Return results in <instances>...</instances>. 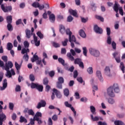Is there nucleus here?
Returning <instances> with one entry per match:
<instances>
[{
	"label": "nucleus",
	"instance_id": "nucleus-1",
	"mask_svg": "<svg viewBox=\"0 0 125 125\" xmlns=\"http://www.w3.org/2000/svg\"><path fill=\"white\" fill-rule=\"evenodd\" d=\"M60 32L62 34V35H63V34H65V32L66 34L69 35V42L71 43V46L72 48L75 47L74 42L77 44H79V42L76 41V38L75 37V36H72V33L71 31H70V29L67 28L66 30H65V27H64L63 25L61 24L60 25Z\"/></svg>",
	"mask_w": 125,
	"mask_h": 125
},
{
	"label": "nucleus",
	"instance_id": "nucleus-2",
	"mask_svg": "<svg viewBox=\"0 0 125 125\" xmlns=\"http://www.w3.org/2000/svg\"><path fill=\"white\" fill-rule=\"evenodd\" d=\"M119 92H120V87L117 83L109 86L107 89V94L110 97H115V93H119Z\"/></svg>",
	"mask_w": 125,
	"mask_h": 125
},
{
	"label": "nucleus",
	"instance_id": "nucleus-3",
	"mask_svg": "<svg viewBox=\"0 0 125 125\" xmlns=\"http://www.w3.org/2000/svg\"><path fill=\"white\" fill-rule=\"evenodd\" d=\"M13 67V63L11 61H8L6 62L5 64L4 70L6 71L7 73L6 76L8 78H11L12 76L15 75V72L13 69H11ZM11 69L9 70V69Z\"/></svg>",
	"mask_w": 125,
	"mask_h": 125
},
{
	"label": "nucleus",
	"instance_id": "nucleus-4",
	"mask_svg": "<svg viewBox=\"0 0 125 125\" xmlns=\"http://www.w3.org/2000/svg\"><path fill=\"white\" fill-rule=\"evenodd\" d=\"M3 0H0V5H1V8L3 12H8V11H11L12 10V7L6 6V4H2Z\"/></svg>",
	"mask_w": 125,
	"mask_h": 125
},
{
	"label": "nucleus",
	"instance_id": "nucleus-5",
	"mask_svg": "<svg viewBox=\"0 0 125 125\" xmlns=\"http://www.w3.org/2000/svg\"><path fill=\"white\" fill-rule=\"evenodd\" d=\"M89 52L91 55L94 56V57H99L100 56V52L99 50L94 48H90L89 49Z\"/></svg>",
	"mask_w": 125,
	"mask_h": 125
},
{
	"label": "nucleus",
	"instance_id": "nucleus-6",
	"mask_svg": "<svg viewBox=\"0 0 125 125\" xmlns=\"http://www.w3.org/2000/svg\"><path fill=\"white\" fill-rule=\"evenodd\" d=\"M31 88H36L39 91L42 92L43 89V87L38 83H32L30 85Z\"/></svg>",
	"mask_w": 125,
	"mask_h": 125
},
{
	"label": "nucleus",
	"instance_id": "nucleus-7",
	"mask_svg": "<svg viewBox=\"0 0 125 125\" xmlns=\"http://www.w3.org/2000/svg\"><path fill=\"white\" fill-rule=\"evenodd\" d=\"M104 75L106 78H111L112 74H111V69L108 66H105L104 68Z\"/></svg>",
	"mask_w": 125,
	"mask_h": 125
},
{
	"label": "nucleus",
	"instance_id": "nucleus-8",
	"mask_svg": "<svg viewBox=\"0 0 125 125\" xmlns=\"http://www.w3.org/2000/svg\"><path fill=\"white\" fill-rule=\"evenodd\" d=\"M33 39L34 40L31 41V43L33 44V43H35L36 46H39L41 42L40 41H38V37L36 36V35H33Z\"/></svg>",
	"mask_w": 125,
	"mask_h": 125
},
{
	"label": "nucleus",
	"instance_id": "nucleus-9",
	"mask_svg": "<svg viewBox=\"0 0 125 125\" xmlns=\"http://www.w3.org/2000/svg\"><path fill=\"white\" fill-rule=\"evenodd\" d=\"M74 63L75 64H78L81 68L83 69V62H82V60H81L80 59H75L74 60Z\"/></svg>",
	"mask_w": 125,
	"mask_h": 125
},
{
	"label": "nucleus",
	"instance_id": "nucleus-10",
	"mask_svg": "<svg viewBox=\"0 0 125 125\" xmlns=\"http://www.w3.org/2000/svg\"><path fill=\"white\" fill-rule=\"evenodd\" d=\"M94 31L95 33H97V34H102V33H103V30L102 28L98 27L97 25H94Z\"/></svg>",
	"mask_w": 125,
	"mask_h": 125
},
{
	"label": "nucleus",
	"instance_id": "nucleus-11",
	"mask_svg": "<svg viewBox=\"0 0 125 125\" xmlns=\"http://www.w3.org/2000/svg\"><path fill=\"white\" fill-rule=\"evenodd\" d=\"M96 76L99 80L100 82H101V83H103L104 79H103V77H102V73H101V71L99 70H97L96 71Z\"/></svg>",
	"mask_w": 125,
	"mask_h": 125
},
{
	"label": "nucleus",
	"instance_id": "nucleus-12",
	"mask_svg": "<svg viewBox=\"0 0 125 125\" xmlns=\"http://www.w3.org/2000/svg\"><path fill=\"white\" fill-rule=\"evenodd\" d=\"M23 112L25 114L28 113V115H30L31 116L35 115V112H34V111H33V109H29L28 108H25Z\"/></svg>",
	"mask_w": 125,
	"mask_h": 125
},
{
	"label": "nucleus",
	"instance_id": "nucleus-13",
	"mask_svg": "<svg viewBox=\"0 0 125 125\" xmlns=\"http://www.w3.org/2000/svg\"><path fill=\"white\" fill-rule=\"evenodd\" d=\"M47 13L49 16V19H50V22H52V23L54 22V21H55V16L54 15V14H51V12L48 11L47 12ZM51 14V15H50Z\"/></svg>",
	"mask_w": 125,
	"mask_h": 125
},
{
	"label": "nucleus",
	"instance_id": "nucleus-14",
	"mask_svg": "<svg viewBox=\"0 0 125 125\" xmlns=\"http://www.w3.org/2000/svg\"><path fill=\"white\" fill-rule=\"evenodd\" d=\"M45 105H46V103L44 101H41L40 103H38L37 108V109H41L42 107H45Z\"/></svg>",
	"mask_w": 125,
	"mask_h": 125
},
{
	"label": "nucleus",
	"instance_id": "nucleus-15",
	"mask_svg": "<svg viewBox=\"0 0 125 125\" xmlns=\"http://www.w3.org/2000/svg\"><path fill=\"white\" fill-rule=\"evenodd\" d=\"M114 58H115L116 61L117 63H120L121 62V59H120V53L118 52H115L113 54Z\"/></svg>",
	"mask_w": 125,
	"mask_h": 125
},
{
	"label": "nucleus",
	"instance_id": "nucleus-16",
	"mask_svg": "<svg viewBox=\"0 0 125 125\" xmlns=\"http://www.w3.org/2000/svg\"><path fill=\"white\" fill-rule=\"evenodd\" d=\"M6 120V116L3 113L0 114V125H2L4 121Z\"/></svg>",
	"mask_w": 125,
	"mask_h": 125
},
{
	"label": "nucleus",
	"instance_id": "nucleus-17",
	"mask_svg": "<svg viewBox=\"0 0 125 125\" xmlns=\"http://www.w3.org/2000/svg\"><path fill=\"white\" fill-rule=\"evenodd\" d=\"M7 87V80L4 79L2 83V86L0 87V90H4Z\"/></svg>",
	"mask_w": 125,
	"mask_h": 125
},
{
	"label": "nucleus",
	"instance_id": "nucleus-18",
	"mask_svg": "<svg viewBox=\"0 0 125 125\" xmlns=\"http://www.w3.org/2000/svg\"><path fill=\"white\" fill-rule=\"evenodd\" d=\"M79 34L80 37H82V38H83V39L86 38V34H85V32H84V31H83V30L81 29L79 30Z\"/></svg>",
	"mask_w": 125,
	"mask_h": 125
},
{
	"label": "nucleus",
	"instance_id": "nucleus-19",
	"mask_svg": "<svg viewBox=\"0 0 125 125\" xmlns=\"http://www.w3.org/2000/svg\"><path fill=\"white\" fill-rule=\"evenodd\" d=\"M53 92H54V93H55L56 96L58 98H61L62 97L61 93H60V92L58 91L57 89L54 88Z\"/></svg>",
	"mask_w": 125,
	"mask_h": 125
},
{
	"label": "nucleus",
	"instance_id": "nucleus-20",
	"mask_svg": "<svg viewBox=\"0 0 125 125\" xmlns=\"http://www.w3.org/2000/svg\"><path fill=\"white\" fill-rule=\"evenodd\" d=\"M69 12L71 14V15H73V16H75V17H78V13H77V11L72 10L71 9L69 10Z\"/></svg>",
	"mask_w": 125,
	"mask_h": 125
},
{
	"label": "nucleus",
	"instance_id": "nucleus-21",
	"mask_svg": "<svg viewBox=\"0 0 125 125\" xmlns=\"http://www.w3.org/2000/svg\"><path fill=\"white\" fill-rule=\"evenodd\" d=\"M25 33L26 38H27V39H30V38H31V36H32V33H31V30H29V29H26L25 30Z\"/></svg>",
	"mask_w": 125,
	"mask_h": 125
},
{
	"label": "nucleus",
	"instance_id": "nucleus-22",
	"mask_svg": "<svg viewBox=\"0 0 125 125\" xmlns=\"http://www.w3.org/2000/svg\"><path fill=\"white\" fill-rule=\"evenodd\" d=\"M90 110L92 114H93V115H96V109H95V107L93 105L90 106Z\"/></svg>",
	"mask_w": 125,
	"mask_h": 125
},
{
	"label": "nucleus",
	"instance_id": "nucleus-23",
	"mask_svg": "<svg viewBox=\"0 0 125 125\" xmlns=\"http://www.w3.org/2000/svg\"><path fill=\"white\" fill-rule=\"evenodd\" d=\"M28 52H30V49L29 48H23L21 50V54H28Z\"/></svg>",
	"mask_w": 125,
	"mask_h": 125
},
{
	"label": "nucleus",
	"instance_id": "nucleus-24",
	"mask_svg": "<svg viewBox=\"0 0 125 125\" xmlns=\"http://www.w3.org/2000/svg\"><path fill=\"white\" fill-rule=\"evenodd\" d=\"M120 8H119V4H118V3L115 2L114 6L113 7V9L114 10V11H115V12H116V13H118V12H119V9Z\"/></svg>",
	"mask_w": 125,
	"mask_h": 125
},
{
	"label": "nucleus",
	"instance_id": "nucleus-25",
	"mask_svg": "<svg viewBox=\"0 0 125 125\" xmlns=\"http://www.w3.org/2000/svg\"><path fill=\"white\" fill-rule=\"evenodd\" d=\"M115 125H125V123L121 120H116L114 121Z\"/></svg>",
	"mask_w": 125,
	"mask_h": 125
},
{
	"label": "nucleus",
	"instance_id": "nucleus-26",
	"mask_svg": "<svg viewBox=\"0 0 125 125\" xmlns=\"http://www.w3.org/2000/svg\"><path fill=\"white\" fill-rule=\"evenodd\" d=\"M42 113L40 112H38L36 113V114H35V115L34 117V120H39V117H42Z\"/></svg>",
	"mask_w": 125,
	"mask_h": 125
},
{
	"label": "nucleus",
	"instance_id": "nucleus-27",
	"mask_svg": "<svg viewBox=\"0 0 125 125\" xmlns=\"http://www.w3.org/2000/svg\"><path fill=\"white\" fill-rule=\"evenodd\" d=\"M7 23L11 24L12 23V16H8L6 17Z\"/></svg>",
	"mask_w": 125,
	"mask_h": 125
},
{
	"label": "nucleus",
	"instance_id": "nucleus-28",
	"mask_svg": "<svg viewBox=\"0 0 125 125\" xmlns=\"http://www.w3.org/2000/svg\"><path fill=\"white\" fill-rule=\"evenodd\" d=\"M91 119L93 122H97V121H99V117L98 116L93 117V115H90Z\"/></svg>",
	"mask_w": 125,
	"mask_h": 125
},
{
	"label": "nucleus",
	"instance_id": "nucleus-29",
	"mask_svg": "<svg viewBox=\"0 0 125 125\" xmlns=\"http://www.w3.org/2000/svg\"><path fill=\"white\" fill-rule=\"evenodd\" d=\"M21 64H19L18 62H15V66L16 70H20L21 69Z\"/></svg>",
	"mask_w": 125,
	"mask_h": 125
},
{
	"label": "nucleus",
	"instance_id": "nucleus-30",
	"mask_svg": "<svg viewBox=\"0 0 125 125\" xmlns=\"http://www.w3.org/2000/svg\"><path fill=\"white\" fill-rule=\"evenodd\" d=\"M13 48V45H12V43L8 42L7 44V49H8V50H11V49H12Z\"/></svg>",
	"mask_w": 125,
	"mask_h": 125
},
{
	"label": "nucleus",
	"instance_id": "nucleus-31",
	"mask_svg": "<svg viewBox=\"0 0 125 125\" xmlns=\"http://www.w3.org/2000/svg\"><path fill=\"white\" fill-rule=\"evenodd\" d=\"M67 56L71 61H74L75 60V58H74V57L72 56L71 53H68L67 54Z\"/></svg>",
	"mask_w": 125,
	"mask_h": 125
},
{
	"label": "nucleus",
	"instance_id": "nucleus-32",
	"mask_svg": "<svg viewBox=\"0 0 125 125\" xmlns=\"http://www.w3.org/2000/svg\"><path fill=\"white\" fill-rule=\"evenodd\" d=\"M39 60V57L37 55H34L33 58H31V62H34L35 61Z\"/></svg>",
	"mask_w": 125,
	"mask_h": 125
},
{
	"label": "nucleus",
	"instance_id": "nucleus-33",
	"mask_svg": "<svg viewBox=\"0 0 125 125\" xmlns=\"http://www.w3.org/2000/svg\"><path fill=\"white\" fill-rule=\"evenodd\" d=\"M63 93L65 96H69V93H70L69 89L65 88L64 90H63Z\"/></svg>",
	"mask_w": 125,
	"mask_h": 125
},
{
	"label": "nucleus",
	"instance_id": "nucleus-34",
	"mask_svg": "<svg viewBox=\"0 0 125 125\" xmlns=\"http://www.w3.org/2000/svg\"><path fill=\"white\" fill-rule=\"evenodd\" d=\"M20 122L21 123H27V119H26L25 117H23V116H21L20 117Z\"/></svg>",
	"mask_w": 125,
	"mask_h": 125
},
{
	"label": "nucleus",
	"instance_id": "nucleus-35",
	"mask_svg": "<svg viewBox=\"0 0 125 125\" xmlns=\"http://www.w3.org/2000/svg\"><path fill=\"white\" fill-rule=\"evenodd\" d=\"M7 28L8 31H12L13 30V27H12V25H11V23H8Z\"/></svg>",
	"mask_w": 125,
	"mask_h": 125
},
{
	"label": "nucleus",
	"instance_id": "nucleus-36",
	"mask_svg": "<svg viewBox=\"0 0 125 125\" xmlns=\"http://www.w3.org/2000/svg\"><path fill=\"white\" fill-rule=\"evenodd\" d=\"M83 55H84V56H86L87 54V49H86V47H83Z\"/></svg>",
	"mask_w": 125,
	"mask_h": 125
},
{
	"label": "nucleus",
	"instance_id": "nucleus-37",
	"mask_svg": "<svg viewBox=\"0 0 125 125\" xmlns=\"http://www.w3.org/2000/svg\"><path fill=\"white\" fill-rule=\"evenodd\" d=\"M37 35L40 37V39H43V34H42L41 31H38L37 33Z\"/></svg>",
	"mask_w": 125,
	"mask_h": 125
},
{
	"label": "nucleus",
	"instance_id": "nucleus-38",
	"mask_svg": "<svg viewBox=\"0 0 125 125\" xmlns=\"http://www.w3.org/2000/svg\"><path fill=\"white\" fill-rule=\"evenodd\" d=\"M23 45L25 48H28L30 45L29 42L28 41H24L23 42Z\"/></svg>",
	"mask_w": 125,
	"mask_h": 125
},
{
	"label": "nucleus",
	"instance_id": "nucleus-39",
	"mask_svg": "<svg viewBox=\"0 0 125 125\" xmlns=\"http://www.w3.org/2000/svg\"><path fill=\"white\" fill-rule=\"evenodd\" d=\"M120 67L122 70L123 73H125V65L123 62H121Z\"/></svg>",
	"mask_w": 125,
	"mask_h": 125
},
{
	"label": "nucleus",
	"instance_id": "nucleus-40",
	"mask_svg": "<svg viewBox=\"0 0 125 125\" xmlns=\"http://www.w3.org/2000/svg\"><path fill=\"white\" fill-rule=\"evenodd\" d=\"M68 42H69V40H68V39H65L64 41H62V43L63 46H66V45H67V43Z\"/></svg>",
	"mask_w": 125,
	"mask_h": 125
},
{
	"label": "nucleus",
	"instance_id": "nucleus-41",
	"mask_svg": "<svg viewBox=\"0 0 125 125\" xmlns=\"http://www.w3.org/2000/svg\"><path fill=\"white\" fill-rule=\"evenodd\" d=\"M60 83H64V79L62 77H60L58 78V82Z\"/></svg>",
	"mask_w": 125,
	"mask_h": 125
},
{
	"label": "nucleus",
	"instance_id": "nucleus-42",
	"mask_svg": "<svg viewBox=\"0 0 125 125\" xmlns=\"http://www.w3.org/2000/svg\"><path fill=\"white\" fill-rule=\"evenodd\" d=\"M108 102L109 104H113L115 103V100L113 98H109L108 100Z\"/></svg>",
	"mask_w": 125,
	"mask_h": 125
},
{
	"label": "nucleus",
	"instance_id": "nucleus-43",
	"mask_svg": "<svg viewBox=\"0 0 125 125\" xmlns=\"http://www.w3.org/2000/svg\"><path fill=\"white\" fill-rule=\"evenodd\" d=\"M23 59L25 60V61H28L29 60V55H28V54H25L24 55Z\"/></svg>",
	"mask_w": 125,
	"mask_h": 125
},
{
	"label": "nucleus",
	"instance_id": "nucleus-44",
	"mask_svg": "<svg viewBox=\"0 0 125 125\" xmlns=\"http://www.w3.org/2000/svg\"><path fill=\"white\" fill-rule=\"evenodd\" d=\"M32 6H33V7H35V8H37L38 7H39V5H40V3L38 2H34L32 4Z\"/></svg>",
	"mask_w": 125,
	"mask_h": 125
},
{
	"label": "nucleus",
	"instance_id": "nucleus-45",
	"mask_svg": "<svg viewBox=\"0 0 125 125\" xmlns=\"http://www.w3.org/2000/svg\"><path fill=\"white\" fill-rule=\"evenodd\" d=\"M107 43H108V44H111V43H112V38H111L110 36L107 37Z\"/></svg>",
	"mask_w": 125,
	"mask_h": 125
},
{
	"label": "nucleus",
	"instance_id": "nucleus-46",
	"mask_svg": "<svg viewBox=\"0 0 125 125\" xmlns=\"http://www.w3.org/2000/svg\"><path fill=\"white\" fill-rule=\"evenodd\" d=\"M88 74H91L93 73V69L92 67H89L87 70Z\"/></svg>",
	"mask_w": 125,
	"mask_h": 125
},
{
	"label": "nucleus",
	"instance_id": "nucleus-47",
	"mask_svg": "<svg viewBox=\"0 0 125 125\" xmlns=\"http://www.w3.org/2000/svg\"><path fill=\"white\" fill-rule=\"evenodd\" d=\"M58 61L60 63H61L63 66L65 65V61L62 58H59Z\"/></svg>",
	"mask_w": 125,
	"mask_h": 125
},
{
	"label": "nucleus",
	"instance_id": "nucleus-48",
	"mask_svg": "<svg viewBox=\"0 0 125 125\" xmlns=\"http://www.w3.org/2000/svg\"><path fill=\"white\" fill-rule=\"evenodd\" d=\"M119 13L122 16H124V10H123V7H119Z\"/></svg>",
	"mask_w": 125,
	"mask_h": 125
},
{
	"label": "nucleus",
	"instance_id": "nucleus-49",
	"mask_svg": "<svg viewBox=\"0 0 125 125\" xmlns=\"http://www.w3.org/2000/svg\"><path fill=\"white\" fill-rule=\"evenodd\" d=\"M4 62H3L1 61V60H0V67L1 68H2L3 70H4Z\"/></svg>",
	"mask_w": 125,
	"mask_h": 125
},
{
	"label": "nucleus",
	"instance_id": "nucleus-50",
	"mask_svg": "<svg viewBox=\"0 0 125 125\" xmlns=\"http://www.w3.org/2000/svg\"><path fill=\"white\" fill-rule=\"evenodd\" d=\"M106 33L107 36H110V35H111V29L109 27H106Z\"/></svg>",
	"mask_w": 125,
	"mask_h": 125
},
{
	"label": "nucleus",
	"instance_id": "nucleus-51",
	"mask_svg": "<svg viewBox=\"0 0 125 125\" xmlns=\"http://www.w3.org/2000/svg\"><path fill=\"white\" fill-rule=\"evenodd\" d=\"M9 106L10 110H13V108H14V104L12 103H9Z\"/></svg>",
	"mask_w": 125,
	"mask_h": 125
},
{
	"label": "nucleus",
	"instance_id": "nucleus-52",
	"mask_svg": "<svg viewBox=\"0 0 125 125\" xmlns=\"http://www.w3.org/2000/svg\"><path fill=\"white\" fill-rule=\"evenodd\" d=\"M15 90L17 92H18V91H21V87L20 86V85H17L15 88Z\"/></svg>",
	"mask_w": 125,
	"mask_h": 125
},
{
	"label": "nucleus",
	"instance_id": "nucleus-53",
	"mask_svg": "<svg viewBox=\"0 0 125 125\" xmlns=\"http://www.w3.org/2000/svg\"><path fill=\"white\" fill-rule=\"evenodd\" d=\"M29 79L31 82H34V81H35V76L33 74H30L29 76Z\"/></svg>",
	"mask_w": 125,
	"mask_h": 125
},
{
	"label": "nucleus",
	"instance_id": "nucleus-54",
	"mask_svg": "<svg viewBox=\"0 0 125 125\" xmlns=\"http://www.w3.org/2000/svg\"><path fill=\"white\" fill-rule=\"evenodd\" d=\"M96 17L97 19L100 20L102 22H104V18H103L102 17L100 16H97Z\"/></svg>",
	"mask_w": 125,
	"mask_h": 125
},
{
	"label": "nucleus",
	"instance_id": "nucleus-55",
	"mask_svg": "<svg viewBox=\"0 0 125 125\" xmlns=\"http://www.w3.org/2000/svg\"><path fill=\"white\" fill-rule=\"evenodd\" d=\"M53 46H54V47H60V44L55 42H53Z\"/></svg>",
	"mask_w": 125,
	"mask_h": 125
},
{
	"label": "nucleus",
	"instance_id": "nucleus-56",
	"mask_svg": "<svg viewBox=\"0 0 125 125\" xmlns=\"http://www.w3.org/2000/svg\"><path fill=\"white\" fill-rule=\"evenodd\" d=\"M74 96L76 98V99H80V94L79 92H76L75 93Z\"/></svg>",
	"mask_w": 125,
	"mask_h": 125
},
{
	"label": "nucleus",
	"instance_id": "nucleus-57",
	"mask_svg": "<svg viewBox=\"0 0 125 125\" xmlns=\"http://www.w3.org/2000/svg\"><path fill=\"white\" fill-rule=\"evenodd\" d=\"M52 119L53 121H55V122H56L57 120H58V116L57 115H54L52 117Z\"/></svg>",
	"mask_w": 125,
	"mask_h": 125
},
{
	"label": "nucleus",
	"instance_id": "nucleus-58",
	"mask_svg": "<svg viewBox=\"0 0 125 125\" xmlns=\"http://www.w3.org/2000/svg\"><path fill=\"white\" fill-rule=\"evenodd\" d=\"M73 19H74V18L72 16H69L67 18V21L72 22V21H73Z\"/></svg>",
	"mask_w": 125,
	"mask_h": 125
},
{
	"label": "nucleus",
	"instance_id": "nucleus-59",
	"mask_svg": "<svg viewBox=\"0 0 125 125\" xmlns=\"http://www.w3.org/2000/svg\"><path fill=\"white\" fill-rule=\"evenodd\" d=\"M74 69H75V68L73 66H72L69 69H68V67H65V69L66 70H68V71H69V72H73V71H74Z\"/></svg>",
	"mask_w": 125,
	"mask_h": 125
},
{
	"label": "nucleus",
	"instance_id": "nucleus-60",
	"mask_svg": "<svg viewBox=\"0 0 125 125\" xmlns=\"http://www.w3.org/2000/svg\"><path fill=\"white\" fill-rule=\"evenodd\" d=\"M57 87H58V88H60L61 89H62V83L57 82Z\"/></svg>",
	"mask_w": 125,
	"mask_h": 125
},
{
	"label": "nucleus",
	"instance_id": "nucleus-61",
	"mask_svg": "<svg viewBox=\"0 0 125 125\" xmlns=\"http://www.w3.org/2000/svg\"><path fill=\"white\" fill-rule=\"evenodd\" d=\"M77 80L78 82H79V83H83V78L82 77H78Z\"/></svg>",
	"mask_w": 125,
	"mask_h": 125
},
{
	"label": "nucleus",
	"instance_id": "nucleus-62",
	"mask_svg": "<svg viewBox=\"0 0 125 125\" xmlns=\"http://www.w3.org/2000/svg\"><path fill=\"white\" fill-rule=\"evenodd\" d=\"M48 125H53L52 119H51V118H49L48 119Z\"/></svg>",
	"mask_w": 125,
	"mask_h": 125
},
{
	"label": "nucleus",
	"instance_id": "nucleus-63",
	"mask_svg": "<svg viewBox=\"0 0 125 125\" xmlns=\"http://www.w3.org/2000/svg\"><path fill=\"white\" fill-rule=\"evenodd\" d=\"M2 59L4 61V62H7V56H4L2 57Z\"/></svg>",
	"mask_w": 125,
	"mask_h": 125
},
{
	"label": "nucleus",
	"instance_id": "nucleus-64",
	"mask_svg": "<svg viewBox=\"0 0 125 125\" xmlns=\"http://www.w3.org/2000/svg\"><path fill=\"white\" fill-rule=\"evenodd\" d=\"M98 125H107V123L106 122H102L100 121L98 123Z\"/></svg>",
	"mask_w": 125,
	"mask_h": 125
}]
</instances>
